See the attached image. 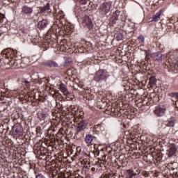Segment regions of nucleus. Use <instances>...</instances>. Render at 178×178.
Returning <instances> with one entry per match:
<instances>
[{"instance_id":"obj_25","label":"nucleus","mask_w":178,"mask_h":178,"mask_svg":"<svg viewBox=\"0 0 178 178\" xmlns=\"http://www.w3.org/2000/svg\"><path fill=\"white\" fill-rule=\"evenodd\" d=\"M115 38L117 41H122L123 40V33H118L115 34Z\"/></svg>"},{"instance_id":"obj_9","label":"nucleus","mask_w":178,"mask_h":178,"mask_svg":"<svg viewBox=\"0 0 178 178\" xmlns=\"http://www.w3.org/2000/svg\"><path fill=\"white\" fill-rule=\"evenodd\" d=\"M154 113L157 116H163L166 113V106L164 105H159L156 107L154 110Z\"/></svg>"},{"instance_id":"obj_16","label":"nucleus","mask_w":178,"mask_h":178,"mask_svg":"<svg viewBox=\"0 0 178 178\" xmlns=\"http://www.w3.org/2000/svg\"><path fill=\"white\" fill-rule=\"evenodd\" d=\"M94 138H95V137L94 136H92V134H86V136H85V143H86V144L92 145V142L94 141Z\"/></svg>"},{"instance_id":"obj_14","label":"nucleus","mask_w":178,"mask_h":178,"mask_svg":"<svg viewBox=\"0 0 178 178\" xmlns=\"http://www.w3.org/2000/svg\"><path fill=\"white\" fill-rule=\"evenodd\" d=\"M56 19L58 20L63 26H64V29L67 30V25H66V23L65 22V15L62 14H58L56 17Z\"/></svg>"},{"instance_id":"obj_36","label":"nucleus","mask_w":178,"mask_h":178,"mask_svg":"<svg viewBox=\"0 0 178 178\" xmlns=\"http://www.w3.org/2000/svg\"><path fill=\"white\" fill-rule=\"evenodd\" d=\"M170 59H171V60H172V59H173L172 62H175V60H177V57L173 58V55H171L170 56Z\"/></svg>"},{"instance_id":"obj_22","label":"nucleus","mask_w":178,"mask_h":178,"mask_svg":"<svg viewBox=\"0 0 178 178\" xmlns=\"http://www.w3.org/2000/svg\"><path fill=\"white\" fill-rule=\"evenodd\" d=\"M149 84L152 88H154L156 86V78L155 76H150L149 79Z\"/></svg>"},{"instance_id":"obj_5","label":"nucleus","mask_w":178,"mask_h":178,"mask_svg":"<svg viewBox=\"0 0 178 178\" xmlns=\"http://www.w3.org/2000/svg\"><path fill=\"white\" fill-rule=\"evenodd\" d=\"M88 122L86 120H81V122L78 123V126L76 128L75 135L79 134L81 131H83L87 129Z\"/></svg>"},{"instance_id":"obj_30","label":"nucleus","mask_w":178,"mask_h":178,"mask_svg":"<svg viewBox=\"0 0 178 178\" xmlns=\"http://www.w3.org/2000/svg\"><path fill=\"white\" fill-rule=\"evenodd\" d=\"M3 20H5V16L0 13V24H2L3 23Z\"/></svg>"},{"instance_id":"obj_43","label":"nucleus","mask_w":178,"mask_h":178,"mask_svg":"<svg viewBox=\"0 0 178 178\" xmlns=\"http://www.w3.org/2000/svg\"><path fill=\"white\" fill-rule=\"evenodd\" d=\"M147 105H151V103H149V102L147 103Z\"/></svg>"},{"instance_id":"obj_42","label":"nucleus","mask_w":178,"mask_h":178,"mask_svg":"<svg viewBox=\"0 0 178 178\" xmlns=\"http://www.w3.org/2000/svg\"><path fill=\"white\" fill-rule=\"evenodd\" d=\"M58 178H66V177H65V176L64 175H63V176H61V177H58Z\"/></svg>"},{"instance_id":"obj_34","label":"nucleus","mask_w":178,"mask_h":178,"mask_svg":"<svg viewBox=\"0 0 178 178\" xmlns=\"http://www.w3.org/2000/svg\"><path fill=\"white\" fill-rule=\"evenodd\" d=\"M38 151H41L42 152H44V147H41V146H38L37 147V154H38Z\"/></svg>"},{"instance_id":"obj_41","label":"nucleus","mask_w":178,"mask_h":178,"mask_svg":"<svg viewBox=\"0 0 178 178\" xmlns=\"http://www.w3.org/2000/svg\"><path fill=\"white\" fill-rule=\"evenodd\" d=\"M24 83H25L26 84H29V83H30V82H29V81H27V80H25Z\"/></svg>"},{"instance_id":"obj_17","label":"nucleus","mask_w":178,"mask_h":178,"mask_svg":"<svg viewBox=\"0 0 178 178\" xmlns=\"http://www.w3.org/2000/svg\"><path fill=\"white\" fill-rule=\"evenodd\" d=\"M44 66H48V67H58L59 65L58 63L52 60H47L43 63Z\"/></svg>"},{"instance_id":"obj_6","label":"nucleus","mask_w":178,"mask_h":178,"mask_svg":"<svg viewBox=\"0 0 178 178\" xmlns=\"http://www.w3.org/2000/svg\"><path fill=\"white\" fill-rule=\"evenodd\" d=\"M83 27H86L89 31L92 30V27H94V24H92V21L90 19V17L86 16L83 19Z\"/></svg>"},{"instance_id":"obj_2","label":"nucleus","mask_w":178,"mask_h":178,"mask_svg":"<svg viewBox=\"0 0 178 178\" xmlns=\"http://www.w3.org/2000/svg\"><path fill=\"white\" fill-rule=\"evenodd\" d=\"M111 11V3L108 2H104L102 5H100L99 8V13L102 16V17H105V16H108V13Z\"/></svg>"},{"instance_id":"obj_1","label":"nucleus","mask_w":178,"mask_h":178,"mask_svg":"<svg viewBox=\"0 0 178 178\" xmlns=\"http://www.w3.org/2000/svg\"><path fill=\"white\" fill-rule=\"evenodd\" d=\"M109 76V72L106 70L100 69L95 74L93 80L97 83H102V81H106Z\"/></svg>"},{"instance_id":"obj_21","label":"nucleus","mask_w":178,"mask_h":178,"mask_svg":"<svg viewBox=\"0 0 178 178\" xmlns=\"http://www.w3.org/2000/svg\"><path fill=\"white\" fill-rule=\"evenodd\" d=\"M59 88L64 95H69V90H67V88L66 87V85L61 83L59 86Z\"/></svg>"},{"instance_id":"obj_12","label":"nucleus","mask_w":178,"mask_h":178,"mask_svg":"<svg viewBox=\"0 0 178 178\" xmlns=\"http://www.w3.org/2000/svg\"><path fill=\"white\" fill-rule=\"evenodd\" d=\"M177 120L175 117H171L165 122V124L167 127H175Z\"/></svg>"},{"instance_id":"obj_32","label":"nucleus","mask_w":178,"mask_h":178,"mask_svg":"<svg viewBox=\"0 0 178 178\" xmlns=\"http://www.w3.org/2000/svg\"><path fill=\"white\" fill-rule=\"evenodd\" d=\"M129 27H130V30H134V27H135V25H134V23L133 22H131L129 24Z\"/></svg>"},{"instance_id":"obj_38","label":"nucleus","mask_w":178,"mask_h":178,"mask_svg":"<svg viewBox=\"0 0 178 178\" xmlns=\"http://www.w3.org/2000/svg\"><path fill=\"white\" fill-rule=\"evenodd\" d=\"M57 106H58V108L60 109V111H62V109H63V105L59 104V106L57 105Z\"/></svg>"},{"instance_id":"obj_37","label":"nucleus","mask_w":178,"mask_h":178,"mask_svg":"<svg viewBox=\"0 0 178 178\" xmlns=\"http://www.w3.org/2000/svg\"><path fill=\"white\" fill-rule=\"evenodd\" d=\"M36 80V83H39V84H42V79H35Z\"/></svg>"},{"instance_id":"obj_27","label":"nucleus","mask_w":178,"mask_h":178,"mask_svg":"<svg viewBox=\"0 0 178 178\" xmlns=\"http://www.w3.org/2000/svg\"><path fill=\"white\" fill-rule=\"evenodd\" d=\"M38 118L40 121L45 120V119L47 118V115L44 113H39Z\"/></svg>"},{"instance_id":"obj_33","label":"nucleus","mask_w":178,"mask_h":178,"mask_svg":"<svg viewBox=\"0 0 178 178\" xmlns=\"http://www.w3.org/2000/svg\"><path fill=\"white\" fill-rule=\"evenodd\" d=\"M143 176H144V177H149V172H148L147 171H144L143 172Z\"/></svg>"},{"instance_id":"obj_46","label":"nucleus","mask_w":178,"mask_h":178,"mask_svg":"<svg viewBox=\"0 0 178 178\" xmlns=\"http://www.w3.org/2000/svg\"><path fill=\"white\" fill-rule=\"evenodd\" d=\"M147 2H148L149 0H147Z\"/></svg>"},{"instance_id":"obj_13","label":"nucleus","mask_w":178,"mask_h":178,"mask_svg":"<svg viewBox=\"0 0 178 178\" xmlns=\"http://www.w3.org/2000/svg\"><path fill=\"white\" fill-rule=\"evenodd\" d=\"M119 16H120V11L116 10L113 13V16L111 17L110 22H111L113 24H115L116 22L119 20Z\"/></svg>"},{"instance_id":"obj_44","label":"nucleus","mask_w":178,"mask_h":178,"mask_svg":"<svg viewBox=\"0 0 178 178\" xmlns=\"http://www.w3.org/2000/svg\"><path fill=\"white\" fill-rule=\"evenodd\" d=\"M3 104H6L7 103L6 102H3Z\"/></svg>"},{"instance_id":"obj_31","label":"nucleus","mask_w":178,"mask_h":178,"mask_svg":"<svg viewBox=\"0 0 178 178\" xmlns=\"http://www.w3.org/2000/svg\"><path fill=\"white\" fill-rule=\"evenodd\" d=\"M138 40L140 44L144 43V36L143 35L139 36Z\"/></svg>"},{"instance_id":"obj_10","label":"nucleus","mask_w":178,"mask_h":178,"mask_svg":"<svg viewBox=\"0 0 178 178\" xmlns=\"http://www.w3.org/2000/svg\"><path fill=\"white\" fill-rule=\"evenodd\" d=\"M177 150V146L176 144H172L166 152V155H168V158H172L175 154H176V151Z\"/></svg>"},{"instance_id":"obj_40","label":"nucleus","mask_w":178,"mask_h":178,"mask_svg":"<svg viewBox=\"0 0 178 178\" xmlns=\"http://www.w3.org/2000/svg\"><path fill=\"white\" fill-rule=\"evenodd\" d=\"M92 172H95V167L91 168Z\"/></svg>"},{"instance_id":"obj_24","label":"nucleus","mask_w":178,"mask_h":178,"mask_svg":"<svg viewBox=\"0 0 178 178\" xmlns=\"http://www.w3.org/2000/svg\"><path fill=\"white\" fill-rule=\"evenodd\" d=\"M10 66L13 67H19V60L10 58Z\"/></svg>"},{"instance_id":"obj_19","label":"nucleus","mask_w":178,"mask_h":178,"mask_svg":"<svg viewBox=\"0 0 178 178\" xmlns=\"http://www.w3.org/2000/svg\"><path fill=\"white\" fill-rule=\"evenodd\" d=\"M168 95L172 98V101H173V102H175V105L176 108H177L178 93L177 92H171V93L168 94Z\"/></svg>"},{"instance_id":"obj_45","label":"nucleus","mask_w":178,"mask_h":178,"mask_svg":"<svg viewBox=\"0 0 178 178\" xmlns=\"http://www.w3.org/2000/svg\"><path fill=\"white\" fill-rule=\"evenodd\" d=\"M4 87H6L5 83L3 84Z\"/></svg>"},{"instance_id":"obj_7","label":"nucleus","mask_w":178,"mask_h":178,"mask_svg":"<svg viewBox=\"0 0 178 178\" xmlns=\"http://www.w3.org/2000/svg\"><path fill=\"white\" fill-rule=\"evenodd\" d=\"M13 136H22L23 134V127L20 124H15L12 127Z\"/></svg>"},{"instance_id":"obj_11","label":"nucleus","mask_w":178,"mask_h":178,"mask_svg":"<svg viewBox=\"0 0 178 178\" xmlns=\"http://www.w3.org/2000/svg\"><path fill=\"white\" fill-rule=\"evenodd\" d=\"M2 54L3 55V58H5L3 59L4 65H8L10 66V58H9V55H10V54L9 53V49L3 50Z\"/></svg>"},{"instance_id":"obj_28","label":"nucleus","mask_w":178,"mask_h":178,"mask_svg":"<svg viewBox=\"0 0 178 178\" xmlns=\"http://www.w3.org/2000/svg\"><path fill=\"white\" fill-rule=\"evenodd\" d=\"M38 155H39L40 156H42L41 159H42L44 156H47V153L42 151H38Z\"/></svg>"},{"instance_id":"obj_26","label":"nucleus","mask_w":178,"mask_h":178,"mask_svg":"<svg viewBox=\"0 0 178 178\" xmlns=\"http://www.w3.org/2000/svg\"><path fill=\"white\" fill-rule=\"evenodd\" d=\"M51 115L54 118H59V116H60V114H59V111L58 110H52Z\"/></svg>"},{"instance_id":"obj_4","label":"nucleus","mask_w":178,"mask_h":178,"mask_svg":"<svg viewBox=\"0 0 178 178\" xmlns=\"http://www.w3.org/2000/svg\"><path fill=\"white\" fill-rule=\"evenodd\" d=\"M125 178H136V176L140 175V169L134 168V170H127L124 172Z\"/></svg>"},{"instance_id":"obj_3","label":"nucleus","mask_w":178,"mask_h":178,"mask_svg":"<svg viewBox=\"0 0 178 178\" xmlns=\"http://www.w3.org/2000/svg\"><path fill=\"white\" fill-rule=\"evenodd\" d=\"M33 7H29L28 6H24L22 10V14L25 19H31V15H33Z\"/></svg>"},{"instance_id":"obj_35","label":"nucleus","mask_w":178,"mask_h":178,"mask_svg":"<svg viewBox=\"0 0 178 178\" xmlns=\"http://www.w3.org/2000/svg\"><path fill=\"white\" fill-rule=\"evenodd\" d=\"M79 3H81V5H86L87 3V0H79Z\"/></svg>"},{"instance_id":"obj_15","label":"nucleus","mask_w":178,"mask_h":178,"mask_svg":"<svg viewBox=\"0 0 178 178\" xmlns=\"http://www.w3.org/2000/svg\"><path fill=\"white\" fill-rule=\"evenodd\" d=\"M152 56L155 58L156 60H162L163 59H165V55L162 54V51L153 53Z\"/></svg>"},{"instance_id":"obj_18","label":"nucleus","mask_w":178,"mask_h":178,"mask_svg":"<svg viewBox=\"0 0 178 178\" xmlns=\"http://www.w3.org/2000/svg\"><path fill=\"white\" fill-rule=\"evenodd\" d=\"M48 26V21L47 19H42V21L39 22L38 24V29L40 30H44L45 27Z\"/></svg>"},{"instance_id":"obj_8","label":"nucleus","mask_w":178,"mask_h":178,"mask_svg":"<svg viewBox=\"0 0 178 178\" xmlns=\"http://www.w3.org/2000/svg\"><path fill=\"white\" fill-rule=\"evenodd\" d=\"M52 12V9H51V4L49 3H47L44 6L39 8V11L38 13L40 15H45V13H51Z\"/></svg>"},{"instance_id":"obj_20","label":"nucleus","mask_w":178,"mask_h":178,"mask_svg":"<svg viewBox=\"0 0 178 178\" xmlns=\"http://www.w3.org/2000/svg\"><path fill=\"white\" fill-rule=\"evenodd\" d=\"M161 15H162V13L159 11L155 15L149 18L150 22H159L161 20Z\"/></svg>"},{"instance_id":"obj_29","label":"nucleus","mask_w":178,"mask_h":178,"mask_svg":"<svg viewBox=\"0 0 178 178\" xmlns=\"http://www.w3.org/2000/svg\"><path fill=\"white\" fill-rule=\"evenodd\" d=\"M36 178H47V175L45 174L39 173L36 175Z\"/></svg>"},{"instance_id":"obj_39","label":"nucleus","mask_w":178,"mask_h":178,"mask_svg":"<svg viewBox=\"0 0 178 178\" xmlns=\"http://www.w3.org/2000/svg\"><path fill=\"white\" fill-rule=\"evenodd\" d=\"M9 2H11L12 3H15V2H16V1L17 0H8Z\"/></svg>"},{"instance_id":"obj_23","label":"nucleus","mask_w":178,"mask_h":178,"mask_svg":"<svg viewBox=\"0 0 178 178\" xmlns=\"http://www.w3.org/2000/svg\"><path fill=\"white\" fill-rule=\"evenodd\" d=\"M72 120L76 123H80L81 120H84L83 119V115L79 114V115H74V118Z\"/></svg>"}]
</instances>
